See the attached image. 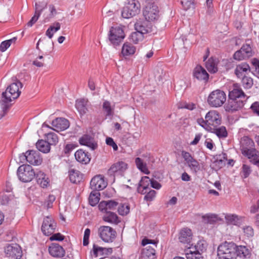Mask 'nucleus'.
<instances>
[{"label": "nucleus", "instance_id": "c85d7f7f", "mask_svg": "<svg viewBox=\"0 0 259 259\" xmlns=\"http://www.w3.org/2000/svg\"><path fill=\"white\" fill-rule=\"evenodd\" d=\"M225 219L227 224L238 225L242 221L243 218L235 214L227 213L225 215Z\"/></svg>", "mask_w": 259, "mask_h": 259}, {"label": "nucleus", "instance_id": "13d9d810", "mask_svg": "<svg viewBox=\"0 0 259 259\" xmlns=\"http://www.w3.org/2000/svg\"><path fill=\"white\" fill-rule=\"evenodd\" d=\"M196 108V105L195 104L193 103H187V102H184L182 103H181L179 105V108H185L187 109L190 110H192Z\"/></svg>", "mask_w": 259, "mask_h": 259}, {"label": "nucleus", "instance_id": "cd10ccee", "mask_svg": "<svg viewBox=\"0 0 259 259\" xmlns=\"http://www.w3.org/2000/svg\"><path fill=\"white\" fill-rule=\"evenodd\" d=\"M69 177L70 181L74 184L80 183L82 179V174L78 170L70 169L69 170Z\"/></svg>", "mask_w": 259, "mask_h": 259}, {"label": "nucleus", "instance_id": "ea45409f", "mask_svg": "<svg viewBox=\"0 0 259 259\" xmlns=\"http://www.w3.org/2000/svg\"><path fill=\"white\" fill-rule=\"evenodd\" d=\"M94 254L96 256L98 255H108L111 254L112 252L111 248H103L99 246H94L93 247Z\"/></svg>", "mask_w": 259, "mask_h": 259}, {"label": "nucleus", "instance_id": "f257e3e1", "mask_svg": "<svg viewBox=\"0 0 259 259\" xmlns=\"http://www.w3.org/2000/svg\"><path fill=\"white\" fill-rule=\"evenodd\" d=\"M248 98L240 84L233 83L229 88L228 100L224 106L225 111L232 113L241 110Z\"/></svg>", "mask_w": 259, "mask_h": 259}, {"label": "nucleus", "instance_id": "4be33fe9", "mask_svg": "<svg viewBox=\"0 0 259 259\" xmlns=\"http://www.w3.org/2000/svg\"><path fill=\"white\" fill-rule=\"evenodd\" d=\"M89 106V101L87 99H79L76 101L75 107L81 115H84L87 113Z\"/></svg>", "mask_w": 259, "mask_h": 259}, {"label": "nucleus", "instance_id": "f8f14e48", "mask_svg": "<svg viewBox=\"0 0 259 259\" xmlns=\"http://www.w3.org/2000/svg\"><path fill=\"white\" fill-rule=\"evenodd\" d=\"M181 155L185 161V164L190 168L192 171L196 174L200 170L199 162L189 152L183 150L181 152Z\"/></svg>", "mask_w": 259, "mask_h": 259}, {"label": "nucleus", "instance_id": "de8ad7c7", "mask_svg": "<svg viewBox=\"0 0 259 259\" xmlns=\"http://www.w3.org/2000/svg\"><path fill=\"white\" fill-rule=\"evenodd\" d=\"M49 10L50 11V13L49 15H47L46 16H45V15L44 16V19L43 21L44 23L49 22L50 21V20L52 18H53V17H54V16L57 13L56 8L54 5H49Z\"/></svg>", "mask_w": 259, "mask_h": 259}, {"label": "nucleus", "instance_id": "e433bc0d", "mask_svg": "<svg viewBox=\"0 0 259 259\" xmlns=\"http://www.w3.org/2000/svg\"><path fill=\"white\" fill-rule=\"evenodd\" d=\"M185 255L187 259H202L201 254L190 246L185 249Z\"/></svg>", "mask_w": 259, "mask_h": 259}, {"label": "nucleus", "instance_id": "dca6fc26", "mask_svg": "<svg viewBox=\"0 0 259 259\" xmlns=\"http://www.w3.org/2000/svg\"><path fill=\"white\" fill-rule=\"evenodd\" d=\"M5 252L7 257L14 259H20L22 255L21 247L17 244L8 245L5 249Z\"/></svg>", "mask_w": 259, "mask_h": 259}, {"label": "nucleus", "instance_id": "69168bd1", "mask_svg": "<svg viewBox=\"0 0 259 259\" xmlns=\"http://www.w3.org/2000/svg\"><path fill=\"white\" fill-rule=\"evenodd\" d=\"M106 143L108 145L111 146L114 150L116 151L118 149V147L116 144L115 143L112 138H107L106 140Z\"/></svg>", "mask_w": 259, "mask_h": 259}, {"label": "nucleus", "instance_id": "423d86ee", "mask_svg": "<svg viewBox=\"0 0 259 259\" xmlns=\"http://www.w3.org/2000/svg\"><path fill=\"white\" fill-rule=\"evenodd\" d=\"M141 244L144 248L142 249L141 257L142 259H156L155 248L156 247V242L154 240L144 238Z\"/></svg>", "mask_w": 259, "mask_h": 259}, {"label": "nucleus", "instance_id": "3c124183", "mask_svg": "<svg viewBox=\"0 0 259 259\" xmlns=\"http://www.w3.org/2000/svg\"><path fill=\"white\" fill-rule=\"evenodd\" d=\"M244 235L247 238L251 237L254 235V230L251 226H245L241 228Z\"/></svg>", "mask_w": 259, "mask_h": 259}, {"label": "nucleus", "instance_id": "2f4dec72", "mask_svg": "<svg viewBox=\"0 0 259 259\" xmlns=\"http://www.w3.org/2000/svg\"><path fill=\"white\" fill-rule=\"evenodd\" d=\"M103 220L106 222L114 224H117L120 222L117 214L111 211H106Z\"/></svg>", "mask_w": 259, "mask_h": 259}, {"label": "nucleus", "instance_id": "7ed1b4c3", "mask_svg": "<svg viewBox=\"0 0 259 259\" xmlns=\"http://www.w3.org/2000/svg\"><path fill=\"white\" fill-rule=\"evenodd\" d=\"M197 122L206 131H211L213 127H216L221 124L222 116L218 111L210 110L205 115V119L198 118Z\"/></svg>", "mask_w": 259, "mask_h": 259}, {"label": "nucleus", "instance_id": "5fc2aeb1", "mask_svg": "<svg viewBox=\"0 0 259 259\" xmlns=\"http://www.w3.org/2000/svg\"><path fill=\"white\" fill-rule=\"evenodd\" d=\"M118 212L120 215H126L130 212V206L128 205L122 204L119 206Z\"/></svg>", "mask_w": 259, "mask_h": 259}, {"label": "nucleus", "instance_id": "603ef678", "mask_svg": "<svg viewBox=\"0 0 259 259\" xmlns=\"http://www.w3.org/2000/svg\"><path fill=\"white\" fill-rule=\"evenodd\" d=\"M241 51H242L244 54L247 58L252 56V49L249 45L245 44L243 45L241 48Z\"/></svg>", "mask_w": 259, "mask_h": 259}, {"label": "nucleus", "instance_id": "a211bd4d", "mask_svg": "<svg viewBox=\"0 0 259 259\" xmlns=\"http://www.w3.org/2000/svg\"><path fill=\"white\" fill-rule=\"evenodd\" d=\"M193 234L191 230L188 228L182 229L179 235V240L180 242L186 244L187 247L191 246V242L192 241Z\"/></svg>", "mask_w": 259, "mask_h": 259}, {"label": "nucleus", "instance_id": "052dcab7", "mask_svg": "<svg viewBox=\"0 0 259 259\" xmlns=\"http://www.w3.org/2000/svg\"><path fill=\"white\" fill-rule=\"evenodd\" d=\"M55 200L54 195H49L47 198L46 201L44 203V206L47 208L52 207L53 202Z\"/></svg>", "mask_w": 259, "mask_h": 259}, {"label": "nucleus", "instance_id": "6ab92c4d", "mask_svg": "<svg viewBox=\"0 0 259 259\" xmlns=\"http://www.w3.org/2000/svg\"><path fill=\"white\" fill-rule=\"evenodd\" d=\"M193 75L198 80L203 81L204 83H206L208 80V73L204 68L200 65H197L194 69Z\"/></svg>", "mask_w": 259, "mask_h": 259}, {"label": "nucleus", "instance_id": "4c0bfd02", "mask_svg": "<svg viewBox=\"0 0 259 259\" xmlns=\"http://www.w3.org/2000/svg\"><path fill=\"white\" fill-rule=\"evenodd\" d=\"M50 144L43 140H38L36 143L37 149L43 153H48L50 150Z\"/></svg>", "mask_w": 259, "mask_h": 259}, {"label": "nucleus", "instance_id": "412c9836", "mask_svg": "<svg viewBox=\"0 0 259 259\" xmlns=\"http://www.w3.org/2000/svg\"><path fill=\"white\" fill-rule=\"evenodd\" d=\"M27 153V162L32 165H39L42 162V158L40 153L35 150H28Z\"/></svg>", "mask_w": 259, "mask_h": 259}, {"label": "nucleus", "instance_id": "0eeeda50", "mask_svg": "<svg viewBox=\"0 0 259 259\" xmlns=\"http://www.w3.org/2000/svg\"><path fill=\"white\" fill-rule=\"evenodd\" d=\"M226 101L225 93L221 90H216L211 92L207 98L208 105L212 107H221Z\"/></svg>", "mask_w": 259, "mask_h": 259}, {"label": "nucleus", "instance_id": "2eb2a0df", "mask_svg": "<svg viewBox=\"0 0 259 259\" xmlns=\"http://www.w3.org/2000/svg\"><path fill=\"white\" fill-rule=\"evenodd\" d=\"M128 168V164L124 161H119L113 163L108 170L109 175H122Z\"/></svg>", "mask_w": 259, "mask_h": 259}, {"label": "nucleus", "instance_id": "680f3d73", "mask_svg": "<svg viewBox=\"0 0 259 259\" xmlns=\"http://www.w3.org/2000/svg\"><path fill=\"white\" fill-rule=\"evenodd\" d=\"M233 58L235 60H244L246 58H247L245 56V55L244 54L243 52L242 51H241V49L236 51L234 55H233Z\"/></svg>", "mask_w": 259, "mask_h": 259}, {"label": "nucleus", "instance_id": "f704fd0d", "mask_svg": "<svg viewBox=\"0 0 259 259\" xmlns=\"http://www.w3.org/2000/svg\"><path fill=\"white\" fill-rule=\"evenodd\" d=\"M242 154L248 159H253V161L259 157V152L253 147L241 152Z\"/></svg>", "mask_w": 259, "mask_h": 259}, {"label": "nucleus", "instance_id": "473e14b6", "mask_svg": "<svg viewBox=\"0 0 259 259\" xmlns=\"http://www.w3.org/2000/svg\"><path fill=\"white\" fill-rule=\"evenodd\" d=\"M136 51V48L132 44L125 42L122 48L121 53L124 57L134 55Z\"/></svg>", "mask_w": 259, "mask_h": 259}, {"label": "nucleus", "instance_id": "b1692460", "mask_svg": "<svg viewBox=\"0 0 259 259\" xmlns=\"http://www.w3.org/2000/svg\"><path fill=\"white\" fill-rule=\"evenodd\" d=\"M74 155L76 160L82 164H87L91 160V155L88 152H86L82 149L76 151Z\"/></svg>", "mask_w": 259, "mask_h": 259}, {"label": "nucleus", "instance_id": "20e7f679", "mask_svg": "<svg viewBox=\"0 0 259 259\" xmlns=\"http://www.w3.org/2000/svg\"><path fill=\"white\" fill-rule=\"evenodd\" d=\"M151 187L159 190L161 188V185L156 180H150L149 177L145 176L142 178L137 190L141 194H155L156 191L151 190Z\"/></svg>", "mask_w": 259, "mask_h": 259}, {"label": "nucleus", "instance_id": "f3484780", "mask_svg": "<svg viewBox=\"0 0 259 259\" xmlns=\"http://www.w3.org/2000/svg\"><path fill=\"white\" fill-rule=\"evenodd\" d=\"M107 182L102 175L95 176L91 181L90 187L93 191H99L106 187Z\"/></svg>", "mask_w": 259, "mask_h": 259}, {"label": "nucleus", "instance_id": "72a5a7b5", "mask_svg": "<svg viewBox=\"0 0 259 259\" xmlns=\"http://www.w3.org/2000/svg\"><path fill=\"white\" fill-rule=\"evenodd\" d=\"M202 222L205 224H213L222 220L217 214L213 213H207L201 216Z\"/></svg>", "mask_w": 259, "mask_h": 259}, {"label": "nucleus", "instance_id": "c9c22d12", "mask_svg": "<svg viewBox=\"0 0 259 259\" xmlns=\"http://www.w3.org/2000/svg\"><path fill=\"white\" fill-rule=\"evenodd\" d=\"M211 133L215 134L219 138H225L228 136V132L224 126H216L213 127L211 131H208Z\"/></svg>", "mask_w": 259, "mask_h": 259}, {"label": "nucleus", "instance_id": "e2e57ef3", "mask_svg": "<svg viewBox=\"0 0 259 259\" xmlns=\"http://www.w3.org/2000/svg\"><path fill=\"white\" fill-rule=\"evenodd\" d=\"M252 64L255 68L254 70L252 71V73L259 78V60L256 59H254L252 61Z\"/></svg>", "mask_w": 259, "mask_h": 259}, {"label": "nucleus", "instance_id": "09e8293b", "mask_svg": "<svg viewBox=\"0 0 259 259\" xmlns=\"http://www.w3.org/2000/svg\"><path fill=\"white\" fill-rule=\"evenodd\" d=\"M103 110L106 112V116H112L113 114V109L111 108V103L108 101L103 102Z\"/></svg>", "mask_w": 259, "mask_h": 259}, {"label": "nucleus", "instance_id": "1a4fd4ad", "mask_svg": "<svg viewBox=\"0 0 259 259\" xmlns=\"http://www.w3.org/2000/svg\"><path fill=\"white\" fill-rule=\"evenodd\" d=\"M17 174L19 180L24 183L31 181L35 176V172L32 166L26 164L20 166Z\"/></svg>", "mask_w": 259, "mask_h": 259}, {"label": "nucleus", "instance_id": "9b49d317", "mask_svg": "<svg viewBox=\"0 0 259 259\" xmlns=\"http://www.w3.org/2000/svg\"><path fill=\"white\" fill-rule=\"evenodd\" d=\"M125 34L122 28L119 26L112 27L109 34V39L114 46L118 45L123 39Z\"/></svg>", "mask_w": 259, "mask_h": 259}, {"label": "nucleus", "instance_id": "6e6d98bb", "mask_svg": "<svg viewBox=\"0 0 259 259\" xmlns=\"http://www.w3.org/2000/svg\"><path fill=\"white\" fill-rule=\"evenodd\" d=\"M100 195H90L89 197V202L91 205L94 206L97 205L100 200Z\"/></svg>", "mask_w": 259, "mask_h": 259}, {"label": "nucleus", "instance_id": "6e6552de", "mask_svg": "<svg viewBox=\"0 0 259 259\" xmlns=\"http://www.w3.org/2000/svg\"><path fill=\"white\" fill-rule=\"evenodd\" d=\"M140 7V4L138 1L128 0V3L122 9L121 16L125 19L132 18L139 13Z\"/></svg>", "mask_w": 259, "mask_h": 259}, {"label": "nucleus", "instance_id": "37998d69", "mask_svg": "<svg viewBox=\"0 0 259 259\" xmlns=\"http://www.w3.org/2000/svg\"><path fill=\"white\" fill-rule=\"evenodd\" d=\"M144 38V36L138 31L132 32L129 37L130 40L135 44L140 43Z\"/></svg>", "mask_w": 259, "mask_h": 259}, {"label": "nucleus", "instance_id": "a878e982", "mask_svg": "<svg viewBox=\"0 0 259 259\" xmlns=\"http://www.w3.org/2000/svg\"><path fill=\"white\" fill-rule=\"evenodd\" d=\"M135 28L136 31H139L144 36L151 32V27L147 24V22L144 21H138L135 24Z\"/></svg>", "mask_w": 259, "mask_h": 259}, {"label": "nucleus", "instance_id": "ddd939ff", "mask_svg": "<svg viewBox=\"0 0 259 259\" xmlns=\"http://www.w3.org/2000/svg\"><path fill=\"white\" fill-rule=\"evenodd\" d=\"M159 10L157 5L143 7V15L145 20L149 22L157 21L159 17Z\"/></svg>", "mask_w": 259, "mask_h": 259}, {"label": "nucleus", "instance_id": "bb28decb", "mask_svg": "<svg viewBox=\"0 0 259 259\" xmlns=\"http://www.w3.org/2000/svg\"><path fill=\"white\" fill-rule=\"evenodd\" d=\"M240 150L242 152L254 147L253 141L248 136H244L240 140Z\"/></svg>", "mask_w": 259, "mask_h": 259}, {"label": "nucleus", "instance_id": "bf43d9fd", "mask_svg": "<svg viewBox=\"0 0 259 259\" xmlns=\"http://www.w3.org/2000/svg\"><path fill=\"white\" fill-rule=\"evenodd\" d=\"M12 41H13L12 39L3 41L1 44V45H0V50L2 52L6 51L7 50V49L10 47Z\"/></svg>", "mask_w": 259, "mask_h": 259}, {"label": "nucleus", "instance_id": "58836bf2", "mask_svg": "<svg viewBox=\"0 0 259 259\" xmlns=\"http://www.w3.org/2000/svg\"><path fill=\"white\" fill-rule=\"evenodd\" d=\"M205 67L210 73H215L218 71L217 61L213 58H209L205 63Z\"/></svg>", "mask_w": 259, "mask_h": 259}, {"label": "nucleus", "instance_id": "a18cd8bd", "mask_svg": "<svg viewBox=\"0 0 259 259\" xmlns=\"http://www.w3.org/2000/svg\"><path fill=\"white\" fill-rule=\"evenodd\" d=\"M47 141L52 145H55L58 142V138L55 133L50 132L45 134Z\"/></svg>", "mask_w": 259, "mask_h": 259}, {"label": "nucleus", "instance_id": "774afa93", "mask_svg": "<svg viewBox=\"0 0 259 259\" xmlns=\"http://www.w3.org/2000/svg\"><path fill=\"white\" fill-rule=\"evenodd\" d=\"M250 108L254 113H256L257 115L259 116V102H255L253 103L251 105Z\"/></svg>", "mask_w": 259, "mask_h": 259}, {"label": "nucleus", "instance_id": "338daca9", "mask_svg": "<svg viewBox=\"0 0 259 259\" xmlns=\"http://www.w3.org/2000/svg\"><path fill=\"white\" fill-rule=\"evenodd\" d=\"M64 239V236L59 233L53 234L50 238L51 241H62Z\"/></svg>", "mask_w": 259, "mask_h": 259}, {"label": "nucleus", "instance_id": "39448f33", "mask_svg": "<svg viewBox=\"0 0 259 259\" xmlns=\"http://www.w3.org/2000/svg\"><path fill=\"white\" fill-rule=\"evenodd\" d=\"M236 245L233 242H225L218 247L217 255L219 259H236Z\"/></svg>", "mask_w": 259, "mask_h": 259}, {"label": "nucleus", "instance_id": "a19ab883", "mask_svg": "<svg viewBox=\"0 0 259 259\" xmlns=\"http://www.w3.org/2000/svg\"><path fill=\"white\" fill-rule=\"evenodd\" d=\"M61 28V24L60 23L56 22L51 25L46 32V35L49 38H52L54 34L57 31L60 30Z\"/></svg>", "mask_w": 259, "mask_h": 259}, {"label": "nucleus", "instance_id": "c756f323", "mask_svg": "<svg viewBox=\"0 0 259 259\" xmlns=\"http://www.w3.org/2000/svg\"><path fill=\"white\" fill-rule=\"evenodd\" d=\"M208 246L207 242L203 239H200L195 245L191 244V246L192 249L196 250L198 252L201 254L205 252Z\"/></svg>", "mask_w": 259, "mask_h": 259}, {"label": "nucleus", "instance_id": "4d7b16f0", "mask_svg": "<svg viewBox=\"0 0 259 259\" xmlns=\"http://www.w3.org/2000/svg\"><path fill=\"white\" fill-rule=\"evenodd\" d=\"M181 3L183 9L187 10L194 5V0H182Z\"/></svg>", "mask_w": 259, "mask_h": 259}, {"label": "nucleus", "instance_id": "393cba45", "mask_svg": "<svg viewBox=\"0 0 259 259\" xmlns=\"http://www.w3.org/2000/svg\"><path fill=\"white\" fill-rule=\"evenodd\" d=\"M79 142L80 144L87 146L92 150H95L97 147V144L94 142V139L89 135H83L79 139Z\"/></svg>", "mask_w": 259, "mask_h": 259}, {"label": "nucleus", "instance_id": "864d4df0", "mask_svg": "<svg viewBox=\"0 0 259 259\" xmlns=\"http://www.w3.org/2000/svg\"><path fill=\"white\" fill-rule=\"evenodd\" d=\"M46 5L41 2L36 3L35 5V14L40 16L46 8Z\"/></svg>", "mask_w": 259, "mask_h": 259}, {"label": "nucleus", "instance_id": "49530a36", "mask_svg": "<svg viewBox=\"0 0 259 259\" xmlns=\"http://www.w3.org/2000/svg\"><path fill=\"white\" fill-rule=\"evenodd\" d=\"M242 85L245 89H249L253 84V79L247 76H244L241 80Z\"/></svg>", "mask_w": 259, "mask_h": 259}, {"label": "nucleus", "instance_id": "f03ea898", "mask_svg": "<svg viewBox=\"0 0 259 259\" xmlns=\"http://www.w3.org/2000/svg\"><path fill=\"white\" fill-rule=\"evenodd\" d=\"M22 83L17 80L11 83L6 91L3 93L0 104L4 109L9 108L11 105V102L19 97L21 93L19 88H22Z\"/></svg>", "mask_w": 259, "mask_h": 259}, {"label": "nucleus", "instance_id": "c03bdc74", "mask_svg": "<svg viewBox=\"0 0 259 259\" xmlns=\"http://www.w3.org/2000/svg\"><path fill=\"white\" fill-rule=\"evenodd\" d=\"M135 163L137 167L142 172L147 175L150 174V171L147 167L146 164L143 162L142 159L139 157L136 158L135 159Z\"/></svg>", "mask_w": 259, "mask_h": 259}, {"label": "nucleus", "instance_id": "8fccbe9b", "mask_svg": "<svg viewBox=\"0 0 259 259\" xmlns=\"http://www.w3.org/2000/svg\"><path fill=\"white\" fill-rule=\"evenodd\" d=\"M251 172V169L250 166L246 164H243L241 171L240 172V175L241 178L243 179H246L249 177L250 174Z\"/></svg>", "mask_w": 259, "mask_h": 259}, {"label": "nucleus", "instance_id": "79ce46f5", "mask_svg": "<svg viewBox=\"0 0 259 259\" xmlns=\"http://www.w3.org/2000/svg\"><path fill=\"white\" fill-rule=\"evenodd\" d=\"M236 257L238 256L242 258L246 257L249 255V249L245 246H236Z\"/></svg>", "mask_w": 259, "mask_h": 259}, {"label": "nucleus", "instance_id": "9d476101", "mask_svg": "<svg viewBox=\"0 0 259 259\" xmlns=\"http://www.w3.org/2000/svg\"><path fill=\"white\" fill-rule=\"evenodd\" d=\"M100 238L105 242H112L116 237V231L111 227L106 226H100L98 230Z\"/></svg>", "mask_w": 259, "mask_h": 259}, {"label": "nucleus", "instance_id": "0e129e2a", "mask_svg": "<svg viewBox=\"0 0 259 259\" xmlns=\"http://www.w3.org/2000/svg\"><path fill=\"white\" fill-rule=\"evenodd\" d=\"M90 230L89 228H87L84 233L83 244L84 246H86L89 244V240L90 235Z\"/></svg>", "mask_w": 259, "mask_h": 259}, {"label": "nucleus", "instance_id": "4468645a", "mask_svg": "<svg viewBox=\"0 0 259 259\" xmlns=\"http://www.w3.org/2000/svg\"><path fill=\"white\" fill-rule=\"evenodd\" d=\"M56 227V223L51 216H48L44 219L41 229L45 235L50 236L53 234Z\"/></svg>", "mask_w": 259, "mask_h": 259}, {"label": "nucleus", "instance_id": "aec40b11", "mask_svg": "<svg viewBox=\"0 0 259 259\" xmlns=\"http://www.w3.org/2000/svg\"><path fill=\"white\" fill-rule=\"evenodd\" d=\"M54 130L59 132L64 131L69 126V121L64 118H57L52 122Z\"/></svg>", "mask_w": 259, "mask_h": 259}, {"label": "nucleus", "instance_id": "5701e85b", "mask_svg": "<svg viewBox=\"0 0 259 259\" xmlns=\"http://www.w3.org/2000/svg\"><path fill=\"white\" fill-rule=\"evenodd\" d=\"M50 254L56 257H63L65 254V250L63 248L57 243H52L49 248Z\"/></svg>", "mask_w": 259, "mask_h": 259}, {"label": "nucleus", "instance_id": "7c9ffc66", "mask_svg": "<svg viewBox=\"0 0 259 259\" xmlns=\"http://www.w3.org/2000/svg\"><path fill=\"white\" fill-rule=\"evenodd\" d=\"M248 71H250L249 65L246 63H242L236 66L234 73L238 78H240L243 76V73H246Z\"/></svg>", "mask_w": 259, "mask_h": 259}]
</instances>
